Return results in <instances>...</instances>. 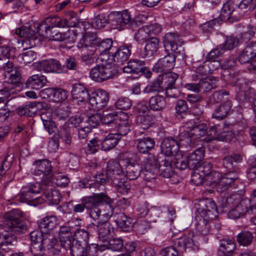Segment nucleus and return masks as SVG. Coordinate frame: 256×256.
Listing matches in <instances>:
<instances>
[{
    "label": "nucleus",
    "mask_w": 256,
    "mask_h": 256,
    "mask_svg": "<svg viewBox=\"0 0 256 256\" xmlns=\"http://www.w3.org/2000/svg\"><path fill=\"white\" fill-rule=\"evenodd\" d=\"M197 206L195 233L190 232L188 235L176 238L174 242L175 246L182 250L186 248L198 250L200 243H206L208 238L206 236L210 233L212 220L218 215L216 204L210 199L202 200Z\"/></svg>",
    "instance_id": "nucleus-1"
},
{
    "label": "nucleus",
    "mask_w": 256,
    "mask_h": 256,
    "mask_svg": "<svg viewBox=\"0 0 256 256\" xmlns=\"http://www.w3.org/2000/svg\"><path fill=\"white\" fill-rule=\"evenodd\" d=\"M22 215L21 210L15 209L6 212L4 216L3 224L9 230L0 234V248L6 252L10 251L9 246L14 245L17 242L14 232H23L26 229L25 222L20 219Z\"/></svg>",
    "instance_id": "nucleus-2"
},
{
    "label": "nucleus",
    "mask_w": 256,
    "mask_h": 256,
    "mask_svg": "<svg viewBox=\"0 0 256 256\" xmlns=\"http://www.w3.org/2000/svg\"><path fill=\"white\" fill-rule=\"evenodd\" d=\"M82 202L86 204L90 216L94 220H108L113 214L112 200L104 192L83 198Z\"/></svg>",
    "instance_id": "nucleus-3"
},
{
    "label": "nucleus",
    "mask_w": 256,
    "mask_h": 256,
    "mask_svg": "<svg viewBox=\"0 0 256 256\" xmlns=\"http://www.w3.org/2000/svg\"><path fill=\"white\" fill-rule=\"evenodd\" d=\"M146 18L144 14H139L133 18L128 10L112 12L108 15L109 22L112 28L120 31L130 28L134 24L136 26L140 24Z\"/></svg>",
    "instance_id": "nucleus-4"
},
{
    "label": "nucleus",
    "mask_w": 256,
    "mask_h": 256,
    "mask_svg": "<svg viewBox=\"0 0 256 256\" xmlns=\"http://www.w3.org/2000/svg\"><path fill=\"white\" fill-rule=\"evenodd\" d=\"M238 178V174L234 171L229 172L222 176L219 172L212 170L206 178L205 180L210 182V184H214L218 191L222 192L229 188H236V186L234 182Z\"/></svg>",
    "instance_id": "nucleus-5"
},
{
    "label": "nucleus",
    "mask_w": 256,
    "mask_h": 256,
    "mask_svg": "<svg viewBox=\"0 0 256 256\" xmlns=\"http://www.w3.org/2000/svg\"><path fill=\"white\" fill-rule=\"evenodd\" d=\"M40 190V186L38 183H30L24 186L16 200L21 202L30 204H38L43 203L45 200L43 198L36 197Z\"/></svg>",
    "instance_id": "nucleus-6"
},
{
    "label": "nucleus",
    "mask_w": 256,
    "mask_h": 256,
    "mask_svg": "<svg viewBox=\"0 0 256 256\" xmlns=\"http://www.w3.org/2000/svg\"><path fill=\"white\" fill-rule=\"evenodd\" d=\"M118 72L114 64L106 63L97 64L90 72V78L96 82H100L112 78Z\"/></svg>",
    "instance_id": "nucleus-7"
},
{
    "label": "nucleus",
    "mask_w": 256,
    "mask_h": 256,
    "mask_svg": "<svg viewBox=\"0 0 256 256\" xmlns=\"http://www.w3.org/2000/svg\"><path fill=\"white\" fill-rule=\"evenodd\" d=\"M236 64L237 58L234 56H230L224 61L222 64V68L224 70L222 77L224 81L230 84L237 82L238 80H240L239 72L232 68Z\"/></svg>",
    "instance_id": "nucleus-8"
},
{
    "label": "nucleus",
    "mask_w": 256,
    "mask_h": 256,
    "mask_svg": "<svg viewBox=\"0 0 256 256\" xmlns=\"http://www.w3.org/2000/svg\"><path fill=\"white\" fill-rule=\"evenodd\" d=\"M206 125L201 123L196 125L190 131L184 130L178 135L180 142H184L185 144H190L204 136L206 132Z\"/></svg>",
    "instance_id": "nucleus-9"
},
{
    "label": "nucleus",
    "mask_w": 256,
    "mask_h": 256,
    "mask_svg": "<svg viewBox=\"0 0 256 256\" xmlns=\"http://www.w3.org/2000/svg\"><path fill=\"white\" fill-rule=\"evenodd\" d=\"M238 60L241 64L250 62L248 70L253 72L256 70V42L248 44L240 53Z\"/></svg>",
    "instance_id": "nucleus-10"
},
{
    "label": "nucleus",
    "mask_w": 256,
    "mask_h": 256,
    "mask_svg": "<svg viewBox=\"0 0 256 256\" xmlns=\"http://www.w3.org/2000/svg\"><path fill=\"white\" fill-rule=\"evenodd\" d=\"M109 99L108 92L104 90L98 89L90 94L89 102L92 108L95 110H99L107 105Z\"/></svg>",
    "instance_id": "nucleus-11"
},
{
    "label": "nucleus",
    "mask_w": 256,
    "mask_h": 256,
    "mask_svg": "<svg viewBox=\"0 0 256 256\" xmlns=\"http://www.w3.org/2000/svg\"><path fill=\"white\" fill-rule=\"evenodd\" d=\"M34 170L32 174L34 176H38L42 177V180L46 177L50 181L52 176V166L51 162L46 160H36L33 164Z\"/></svg>",
    "instance_id": "nucleus-12"
},
{
    "label": "nucleus",
    "mask_w": 256,
    "mask_h": 256,
    "mask_svg": "<svg viewBox=\"0 0 256 256\" xmlns=\"http://www.w3.org/2000/svg\"><path fill=\"white\" fill-rule=\"evenodd\" d=\"M39 71L46 73H64L66 72L64 66L56 59L46 60L38 62L36 65Z\"/></svg>",
    "instance_id": "nucleus-13"
},
{
    "label": "nucleus",
    "mask_w": 256,
    "mask_h": 256,
    "mask_svg": "<svg viewBox=\"0 0 256 256\" xmlns=\"http://www.w3.org/2000/svg\"><path fill=\"white\" fill-rule=\"evenodd\" d=\"M88 228L96 230L99 239L102 242L106 240L114 232V228L108 220L104 219L98 220L96 224H89Z\"/></svg>",
    "instance_id": "nucleus-14"
},
{
    "label": "nucleus",
    "mask_w": 256,
    "mask_h": 256,
    "mask_svg": "<svg viewBox=\"0 0 256 256\" xmlns=\"http://www.w3.org/2000/svg\"><path fill=\"white\" fill-rule=\"evenodd\" d=\"M220 16L223 19H227L230 22L238 21L244 16V12H240L236 6L232 2H228L223 4L221 10Z\"/></svg>",
    "instance_id": "nucleus-15"
},
{
    "label": "nucleus",
    "mask_w": 256,
    "mask_h": 256,
    "mask_svg": "<svg viewBox=\"0 0 256 256\" xmlns=\"http://www.w3.org/2000/svg\"><path fill=\"white\" fill-rule=\"evenodd\" d=\"M176 62V57L173 54H168L160 58L154 64L152 70L156 73H162L172 69Z\"/></svg>",
    "instance_id": "nucleus-16"
},
{
    "label": "nucleus",
    "mask_w": 256,
    "mask_h": 256,
    "mask_svg": "<svg viewBox=\"0 0 256 256\" xmlns=\"http://www.w3.org/2000/svg\"><path fill=\"white\" fill-rule=\"evenodd\" d=\"M181 40L178 34L175 32L166 33L163 38L164 46L165 48H170L172 52L180 54L181 47Z\"/></svg>",
    "instance_id": "nucleus-17"
},
{
    "label": "nucleus",
    "mask_w": 256,
    "mask_h": 256,
    "mask_svg": "<svg viewBox=\"0 0 256 256\" xmlns=\"http://www.w3.org/2000/svg\"><path fill=\"white\" fill-rule=\"evenodd\" d=\"M232 84L237 86L239 88L236 98L241 102H244L254 96V89L248 88L244 80L240 78V80H238L237 82L230 83Z\"/></svg>",
    "instance_id": "nucleus-18"
},
{
    "label": "nucleus",
    "mask_w": 256,
    "mask_h": 256,
    "mask_svg": "<svg viewBox=\"0 0 256 256\" xmlns=\"http://www.w3.org/2000/svg\"><path fill=\"white\" fill-rule=\"evenodd\" d=\"M144 166V179L150 181L155 178V172L157 170L158 160L153 156H148L143 162Z\"/></svg>",
    "instance_id": "nucleus-19"
},
{
    "label": "nucleus",
    "mask_w": 256,
    "mask_h": 256,
    "mask_svg": "<svg viewBox=\"0 0 256 256\" xmlns=\"http://www.w3.org/2000/svg\"><path fill=\"white\" fill-rule=\"evenodd\" d=\"M185 145L184 142H176L172 138H168L164 139L161 144L162 152L168 156H170L178 152L180 145Z\"/></svg>",
    "instance_id": "nucleus-20"
},
{
    "label": "nucleus",
    "mask_w": 256,
    "mask_h": 256,
    "mask_svg": "<svg viewBox=\"0 0 256 256\" xmlns=\"http://www.w3.org/2000/svg\"><path fill=\"white\" fill-rule=\"evenodd\" d=\"M71 93L73 100H76L78 102H87L89 100L90 96L88 88L80 83H76L73 85Z\"/></svg>",
    "instance_id": "nucleus-21"
},
{
    "label": "nucleus",
    "mask_w": 256,
    "mask_h": 256,
    "mask_svg": "<svg viewBox=\"0 0 256 256\" xmlns=\"http://www.w3.org/2000/svg\"><path fill=\"white\" fill-rule=\"evenodd\" d=\"M124 169L118 162L110 160L107 164L106 176L112 181L118 180L120 175L124 173Z\"/></svg>",
    "instance_id": "nucleus-22"
},
{
    "label": "nucleus",
    "mask_w": 256,
    "mask_h": 256,
    "mask_svg": "<svg viewBox=\"0 0 256 256\" xmlns=\"http://www.w3.org/2000/svg\"><path fill=\"white\" fill-rule=\"evenodd\" d=\"M122 162L124 164V170L128 178L130 180H135L140 176L142 168L138 164L132 162L129 159Z\"/></svg>",
    "instance_id": "nucleus-23"
},
{
    "label": "nucleus",
    "mask_w": 256,
    "mask_h": 256,
    "mask_svg": "<svg viewBox=\"0 0 256 256\" xmlns=\"http://www.w3.org/2000/svg\"><path fill=\"white\" fill-rule=\"evenodd\" d=\"M39 229L42 232L48 234L58 224V220L54 216H46L38 221Z\"/></svg>",
    "instance_id": "nucleus-24"
},
{
    "label": "nucleus",
    "mask_w": 256,
    "mask_h": 256,
    "mask_svg": "<svg viewBox=\"0 0 256 256\" xmlns=\"http://www.w3.org/2000/svg\"><path fill=\"white\" fill-rule=\"evenodd\" d=\"M98 38L96 36L90 32L86 33L77 43L76 46L78 49L83 50L90 49H94L97 44Z\"/></svg>",
    "instance_id": "nucleus-25"
},
{
    "label": "nucleus",
    "mask_w": 256,
    "mask_h": 256,
    "mask_svg": "<svg viewBox=\"0 0 256 256\" xmlns=\"http://www.w3.org/2000/svg\"><path fill=\"white\" fill-rule=\"evenodd\" d=\"M132 48L130 44L119 48L115 52L112 54V60L122 64L126 62L130 55Z\"/></svg>",
    "instance_id": "nucleus-26"
},
{
    "label": "nucleus",
    "mask_w": 256,
    "mask_h": 256,
    "mask_svg": "<svg viewBox=\"0 0 256 256\" xmlns=\"http://www.w3.org/2000/svg\"><path fill=\"white\" fill-rule=\"evenodd\" d=\"M136 150L138 152L142 154H148L149 152L154 148L155 141L150 137L138 138L136 140Z\"/></svg>",
    "instance_id": "nucleus-27"
},
{
    "label": "nucleus",
    "mask_w": 256,
    "mask_h": 256,
    "mask_svg": "<svg viewBox=\"0 0 256 256\" xmlns=\"http://www.w3.org/2000/svg\"><path fill=\"white\" fill-rule=\"evenodd\" d=\"M40 104L36 101L26 102L16 109L17 113L20 116L32 117L37 112Z\"/></svg>",
    "instance_id": "nucleus-28"
},
{
    "label": "nucleus",
    "mask_w": 256,
    "mask_h": 256,
    "mask_svg": "<svg viewBox=\"0 0 256 256\" xmlns=\"http://www.w3.org/2000/svg\"><path fill=\"white\" fill-rule=\"evenodd\" d=\"M144 61L133 59L130 60L127 66L124 67L123 72L125 73H133L138 74L140 72H145L146 68L144 66Z\"/></svg>",
    "instance_id": "nucleus-29"
},
{
    "label": "nucleus",
    "mask_w": 256,
    "mask_h": 256,
    "mask_svg": "<svg viewBox=\"0 0 256 256\" xmlns=\"http://www.w3.org/2000/svg\"><path fill=\"white\" fill-rule=\"evenodd\" d=\"M59 238L60 246L66 249L70 248L72 242V230L69 226H60L59 230Z\"/></svg>",
    "instance_id": "nucleus-30"
},
{
    "label": "nucleus",
    "mask_w": 256,
    "mask_h": 256,
    "mask_svg": "<svg viewBox=\"0 0 256 256\" xmlns=\"http://www.w3.org/2000/svg\"><path fill=\"white\" fill-rule=\"evenodd\" d=\"M128 116L125 112H120V120L115 125L118 129V136H126L130 130V126L128 120Z\"/></svg>",
    "instance_id": "nucleus-31"
},
{
    "label": "nucleus",
    "mask_w": 256,
    "mask_h": 256,
    "mask_svg": "<svg viewBox=\"0 0 256 256\" xmlns=\"http://www.w3.org/2000/svg\"><path fill=\"white\" fill-rule=\"evenodd\" d=\"M235 250L236 246L232 240L223 239L220 240L218 254V256H232Z\"/></svg>",
    "instance_id": "nucleus-32"
},
{
    "label": "nucleus",
    "mask_w": 256,
    "mask_h": 256,
    "mask_svg": "<svg viewBox=\"0 0 256 256\" xmlns=\"http://www.w3.org/2000/svg\"><path fill=\"white\" fill-rule=\"evenodd\" d=\"M204 148L200 147L192 152L188 156L189 168L190 169H195L198 166L204 158Z\"/></svg>",
    "instance_id": "nucleus-33"
},
{
    "label": "nucleus",
    "mask_w": 256,
    "mask_h": 256,
    "mask_svg": "<svg viewBox=\"0 0 256 256\" xmlns=\"http://www.w3.org/2000/svg\"><path fill=\"white\" fill-rule=\"evenodd\" d=\"M47 82L46 78L42 74H34L30 76L26 82L27 88L39 90L44 86Z\"/></svg>",
    "instance_id": "nucleus-34"
},
{
    "label": "nucleus",
    "mask_w": 256,
    "mask_h": 256,
    "mask_svg": "<svg viewBox=\"0 0 256 256\" xmlns=\"http://www.w3.org/2000/svg\"><path fill=\"white\" fill-rule=\"evenodd\" d=\"M50 234H44L40 230L33 231L30 234V238L32 242V246L34 245L38 249L44 248V240L50 237Z\"/></svg>",
    "instance_id": "nucleus-35"
},
{
    "label": "nucleus",
    "mask_w": 256,
    "mask_h": 256,
    "mask_svg": "<svg viewBox=\"0 0 256 256\" xmlns=\"http://www.w3.org/2000/svg\"><path fill=\"white\" fill-rule=\"evenodd\" d=\"M5 82L9 84L8 86L18 88L20 90L21 75L20 72L16 69L10 72L4 74Z\"/></svg>",
    "instance_id": "nucleus-36"
},
{
    "label": "nucleus",
    "mask_w": 256,
    "mask_h": 256,
    "mask_svg": "<svg viewBox=\"0 0 256 256\" xmlns=\"http://www.w3.org/2000/svg\"><path fill=\"white\" fill-rule=\"evenodd\" d=\"M45 90L49 98H52L55 102H62L68 98V92L62 88H48Z\"/></svg>",
    "instance_id": "nucleus-37"
},
{
    "label": "nucleus",
    "mask_w": 256,
    "mask_h": 256,
    "mask_svg": "<svg viewBox=\"0 0 256 256\" xmlns=\"http://www.w3.org/2000/svg\"><path fill=\"white\" fill-rule=\"evenodd\" d=\"M231 108V102L227 100L215 109L212 117L218 120H223L227 116Z\"/></svg>",
    "instance_id": "nucleus-38"
},
{
    "label": "nucleus",
    "mask_w": 256,
    "mask_h": 256,
    "mask_svg": "<svg viewBox=\"0 0 256 256\" xmlns=\"http://www.w3.org/2000/svg\"><path fill=\"white\" fill-rule=\"evenodd\" d=\"M118 226L124 232H128L134 223V220L127 216L124 213L118 214L116 220Z\"/></svg>",
    "instance_id": "nucleus-39"
},
{
    "label": "nucleus",
    "mask_w": 256,
    "mask_h": 256,
    "mask_svg": "<svg viewBox=\"0 0 256 256\" xmlns=\"http://www.w3.org/2000/svg\"><path fill=\"white\" fill-rule=\"evenodd\" d=\"M44 246L52 255L58 256L60 252L61 246L52 234H50V237L44 240Z\"/></svg>",
    "instance_id": "nucleus-40"
},
{
    "label": "nucleus",
    "mask_w": 256,
    "mask_h": 256,
    "mask_svg": "<svg viewBox=\"0 0 256 256\" xmlns=\"http://www.w3.org/2000/svg\"><path fill=\"white\" fill-rule=\"evenodd\" d=\"M120 138L116 134H108L102 142V149L108 151L114 148L118 144Z\"/></svg>",
    "instance_id": "nucleus-41"
},
{
    "label": "nucleus",
    "mask_w": 256,
    "mask_h": 256,
    "mask_svg": "<svg viewBox=\"0 0 256 256\" xmlns=\"http://www.w3.org/2000/svg\"><path fill=\"white\" fill-rule=\"evenodd\" d=\"M89 238L88 232L84 229H78L74 232L72 244L76 242L75 244L82 246H88Z\"/></svg>",
    "instance_id": "nucleus-42"
},
{
    "label": "nucleus",
    "mask_w": 256,
    "mask_h": 256,
    "mask_svg": "<svg viewBox=\"0 0 256 256\" xmlns=\"http://www.w3.org/2000/svg\"><path fill=\"white\" fill-rule=\"evenodd\" d=\"M148 104L151 110L154 111H158L162 110L165 106L166 100L164 96L156 95L150 98Z\"/></svg>",
    "instance_id": "nucleus-43"
},
{
    "label": "nucleus",
    "mask_w": 256,
    "mask_h": 256,
    "mask_svg": "<svg viewBox=\"0 0 256 256\" xmlns=\"http://www.w3.org/2000/svg\"><path fill=\"white\" fill-rule=\"evenodd\" d=\"M158 170L160 175L166 178L171 177L174 174L170 160L168 159L162 160L159 164Z\"/></svg>",
    "instance_id": "nucleus-44"
},
{
    "label": "nucleus",
    "mask_w": 256,
    "mask_h": 256,
    "mask_svg": "<svg viewBox=\"0 0 256 256\" xmlns=\"http://www.w3.org/2000/svg\"><path fill=\"white\" fill-rule=\"evenodd\" d=\"M44 194L45 198L52 204H58L62 198L59 190L54 189L46 190Z\"/></svg>",
    "instance_id": "nucleus-45"
},
{
    "label": "nucleus",
    "mask_w": 256,
    "mask_h": 256,
    "mask_svg": "<svg viewBox=\"0 0 256 256\" xmlns=\"http://www.w3.org/2000/svg\"><path fill=\"white\" fill-rule=\"evenodd\" d=\"M218 81L217 78H206L202 79L199 82L200 91L208 92L216 86V82Z\"/></svg>",
    "instance_id": "nucleus-46"
},
{
    "label": "nucleus",
    "mask_w": 256,
    "mask_h": 256,
    "mask_svg": "<svg viewBox=\"0 0 256 256\" xmlns=\"http://www.w3.org/2000/svg\"><path fill=\"white\" fill-rule=\"evenodd\" d=\"M159 47V40L156 37L148 39L144 47L147 55L153 56L156 53Z\"/></svg>",
    "instance_id": "nucleus-47"
},
{
    "label": "nucleus",
    "mask_w": 256,
    "mask_h": 256,
    "mask_svg": "<svg viewBox=\"0 0 256 256\" xmlns=\"http://www.w3.org/2000/svg\"><path fill=\"white\" fill-rule=\"evenodd\" d=\"M46 36L50 40L62 42L67 38L66 34L56 30H50V26L46 27Z\"/></svg>",
    "instance_id": "nucleus-48"
},
{
    "label": "nucleus",
    "mask_w": 256,
    "mask_h": 256,
    "mask_svg": "<svg viewBox=\"0 0 256 256\" xmlns=\"http://www.w3.org/2000/svg\"><path fill=\"white\" fill-rule=\"evenodd\" d=\"M173 161L174 165L178 169L183 170L187 167L189 168L188 157L184 156L181 152H178L174 154V158Z\"/></svg>",
    "instance_id": "nucleus-49"
},
{
    "label": "nucleus",
    "mask_w": 256,
    "mask_h": 256,
    "mask_svg": "<svg viewBox=\"0 0 256 256\" xmlns=\"http://www.w3.org/2000/svg\"><path fill=\"white\" fill-rule=\"evenodd\" d=\"M161 218L166 222L172 223L176 218L175 209L172 206H164L161 208Z\"/></svg>",
    "instance_id": "nucleus-50"
},
{
    "label": "nucleus",
    "mask_w": 256,
    "mask_h": 256,
    "mask_svg": "<svg viewBox=\"0 0 256 256\" xmlns=\"http://www.w3.org/2000/svg\"><path fill=\"white\" fill-rule=\"evenodd\" d=\"M112 43L113 42L110 38L104 40L100 42L98 39L96 48L93 50H95L96 52H98L100 54H105L112 48Z\"/></svg>",
    "instance_id": "nucleus-51"
},
{
    "label": "nucleus",
    "mask_w": 256,
    "mask_h": 256,
    "mask_svg": "<svg viewBox=\"0 0 256 256\" xmlns=\"http://www.w3.org/2000/svg\"><path fill=\"white\" fill-rule=\"evenodd\" d=\"M120 112H114L104 115L102 117V122L108 126H115L117 122L120 120Z\"/></svg>",
    "instance_id": "nucleus-52"
},
{
    "label": "nucleus",
    "mask_w": 256,
    "mask_h": 256,
    "mask_svg": "<svg viewBox=\"0 0 256 256\" xmlns=\"http://www.w3.org/2000/svg\"><path fill=\"white\" fill-rule=\"evenodd\" d=\"M16 33L20 37L29 38L35 34L36 31L35 28L34 30L32 26L27 24L16 30Z\"/></svg>",
    "instance_id": "nucleus-53"
},
{
    "label": "nucleus",
    "mask_w": 256,
    "mask_h": 256,
    "mask_svg": "<svg viewBox=\"0 0 256 256\" xmlns=\"http://www.w3.org/2000/svg\"><path fill=\"white\" fill-rule=\"evenodd\" d=\"M101 140L97 138H94L88 143L86 146L84 148V152L86 154H94L102 148Z\"/></svg>",
    "instance_id": "nucleus-54"
},
{
    "label": "nucleus",
    "mask_w": 256,
    "mask_h": 256,
    "mask_svg": "<svg viewBox=\"0 0 256 256\" xmlns=\"http://www.w3.org/2000/svg\"><path fill=\"white\" fill-rule=\"evenodd\" d=\"M154 117L152 115L140 116L138 120V126L142 130H146L154 123Z\"/></svg>",
    "instance_id": "nucleus-55"
},
{
    "label": "nucleus",
    "mask_w": 256,
    "mask_h": 256,
    "mask_svg": "<svg viewBox=\"0 0 256 256\" xmlns=\"http://www.w3.org/2000/svg\"><path fill=\"white\" fill-rule=\"evenodd\" d=\"M68 248L70 250L72 256H86L88 246H82L72 244L70 247Z\"/></svg>",
    "instance_id": "nucleus-56"
},
{
    "label": "nucleus",
    "mask_w": 256,
    "mask_h": 256,
    "mask_svg": "<svg viewBox=\"0 0 256 256\" xmlns=\"http://www.w3.org/2000/svg\"><path fill=\"white\" fill-rule=\"evenodd\" d=\"M225 52L224 44H220L210 51L206 56V61L218 60V57Z\"/></svg>",
    "instance_id": "nucleus-57"
},
{
    "label": "nucleus",
    "mask_w": 256,
    "mask_h": 256,
    "mask_svg": "<svg viewBox=\"0 0 256 256\" xmlns=\"http://www.w3.org/2000/svg\"><path fill=\"white\" fill-rule=\"evenodd\" d=\"M162 82L160 79H157L148 84L143 92L146 94L160 92L162 90Z\"/></svg>",
    "instance_id": "nucleus-58"
},
{
    "label": "nucleus",
    "mask_w": 256,
    "mask_h": 256,
    "mask_svg": "<svg viewBox=\"0 0 256 256\" xmlns=\"http://www.w3.org/2000/svg\"><path fill=\"white\" fill-rule=\"evenodd\" d=\"M254 239L253 234L249 231H242L237 236V240L240 245L246 246L252 243Z\"/></svg>",
    "instance_id": "nucleus-59"
},
{
    "label": "nucleus",
    "mask_w": 256,
    "mask_h": 256,
    "mask_svg": "<svg viewBox=\"0 0 256 256\" xmlns=\"http://www.w3.org/2000/svg\"><path fill=\"white\" fill-rule=\"evenodd\" d=\"M178 78V74L172 72H164L162 75V82H164L166 86L174 88L176 81Z\"/></svg>",
    "instance_id": "nucleus-60"
},
{
    "label": "nucleus",
    "mask_w": 256,
    "mask_h": 256,
    "mask_svg": "<svg viewBox=\"0 0 256 256\" xmlns=\"http://www.w3.org/2000/svg\"><path fill=\"white\" fill-rule=\"evenodd\" d=\"M176 240V239L174 240V244L172 246L164 248L161 250V254L162 256H179V252H186V250L188 251L191 250L188 248H186L184 250H180V248L175 246L174 242Z\"/></svg>",
    "instance_id": "nucleus-61"
},
{
    "label": "nucleus",
    "mask_w": 256,
    "mask_h": 256,
    "mask_svg": "<svg viewBox=\"0 0 256 256\" xmlns=\"http://www.w3.org/2000/svg\"><path fill=\"white\" fill-rule=\"evenodd\" d=\"M14 159V156L11 154L7 155L0 164V172L6 176L7 172L10 169Z\"/></svg>",
    "instance_id": "nucleus-62"
},
{
    "label": "nucleus",
    "mask_w": 256,
    "mask_h": 256,
    "mask_svg": "<svg viewBox=\"0 0 256 256\" xmlns=\"http://www.w3.org/2000/svg\"><path fill=\"white\" fill-rule=\"evenodd\" d=\"M114 105L118 110H126L130 108L132 106V102L127 97L121 96L118 98Z\"/></svg>",
    "instance_id": "nucleus-63"
},
{
    "label": "nucleus",
    "mask_w": 256,
    "mask_h": 256,
    "mask_svg": "<svg viewBox=\"0 0 256 256\" xmlns=\"http://www.w3.org/2000/svg\"><path fill=\"white\" fill-rule=\"evenodd\" d=\"M108 19L104 14H100L96 16L92 22V26L96 29H101L104 28L108 22Z\"/></svg>",
    "instance_id": "nucleus-64"
}]
</instances>
